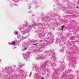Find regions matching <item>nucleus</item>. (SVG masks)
<instances>
[{"label": "nucleus", "mask_w": 79, "mask_h": 79, "mask_svg": "<svg viewBox=\"0 0 79 79\" xmlns=\"http://www.w3.org/2000/svg\"><path fill=\"white\" fill-rule=\"evenodd\" d=\"M11 45H15V42H13V43H12Z\"/></svg>", "instance_id": "1"}, {"label": "nucleus", "mask_w": 79, "mask_h": 79, "mask_svg": "<svg viewBox=\"0 0 79 79\" xmlns=\"http://www.w3.org/2000/svg\"><path fill=\"white\" fill-rule=\"evenodd\" d=\"M62 31H63V29H62Z\"/></svg>", "instance_id": "7"}, {"label": "nucleus", "mask_w": 79, "mask_h": 79, "mask_svg": "<svg viewBox=\"0 0 79 79\" xmlns=\"http://www.w3.org/2000/svg\"><path fill=\"white\" fill-rule=\"evenodd\" d=\"M64 25H63L62 27V29H63V28H64Z\"/></svg>", "instance_id": "2"}, {"label": "nucleus", "mask_w": 79, "mask_h": 79, "mask_svg": "<svg viewBox=\"0 0 79 79\" xmlns=\"http://www.w3.org/2000/svg\"><path fill=\"white\" fill-rule=\"evenodd\" d=\"M26 49H27V48H24V49L25 50H26Z\"/></svg>", "instance_id": "5"}, {"label": "nucleus", "mask_w": 79, "mask_h": 79, "mask_svg": "<svg viewBox=\"0 0 79 79\" xmlns=\"http://www.w3.org/2000/svg\"><path fill=\"white\" fill-rule=\"evenodd\" d=\"M42 79H44V78H43V77H42Z\"/></svg>", "instance_id": "6"}, {"label": "nucleus", "mask_w": 79, "mask_h": 79, "mask_svg": "<svg viewBox=\"0 0 79 79\" xmlns=\"http://www.w3.org/2000/svg\"><path fill=\"white\" fill-rule=\"evenodd\" d=\"M16 35H17L18 34V33H17V32H16Z\"/></svg>", "instance_id": "4"}, {"label": "nucleus", "mask_w": 79, "mask_h": 79, "mask_svg": "<svg viewBox=\"0 0 79 79\" xmlns=\"http://www.w3.org/2000/svg\"><path fill=\"white\" fill-rule=\"evenodd\" d=\"M77 8H78V6H77Z\"/></svg>", "instance_id": "8"}, {"label": "nucleus", "mask_w": 79, "mask_h": 79, "mask_svg": "<svg viewBox=\"0 0 79 79\" xmlns=\"http://www.w3.org/2000/svg\"><path fill=\"white\" fill-rule=\"evenodd\" d=\"M37 44H38L37 43V44H34V45H37Z\"/></svg>", "instance_id": "3"}]
</instances>
